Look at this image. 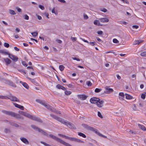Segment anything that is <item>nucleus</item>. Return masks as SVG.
Listing matches in <instances>:
<instances>
[{"label": "nucleus", "instance_id": "f257e3e1", "mask_svg": "<svg viewBox=\"0 0 146 146\" xmlns=\"http://www.w3.org/2000/svg\"><path fill=\"white\" fill-rule=\"evenodd\" d=\"M31 126L32 128L36 131H37L38 132L41 133L42 134L46 136L47 137H49L52 138L53 139L56 141L60 143L65 146H72L69 143L65 142L61 139L57 137L52 134H51L48 135L44 131L38 128L35 125H31Z\"/></svg>", "mask_w": 146, "mask_h": 146}, {"label": "nucleus", "instance_id": "f03ea898", "mask_svg": "<svg viewBox=\"0 0 146 146\" xmlns=\"http://www.w3.org/2000/svg\"><path fill=\"white\" fill-rule=\"evenodd\" d=\"M50 116L53 119L69 127L70 128L74 129H76L75 126L71 123L53 114H50Z\"/></svg>", "mask_w": 146, "mask_h": 146}, {"label": "nucleus", "instance_id": "7ed1b4c3", "mask_svg": "<svg viewBox=\"0 0 146 146\" xmlns=\"http://www.w3.org/2000/svg\"><path fill=\"white\" fill-rule=\"evenodd\" d=\"M19 113L21 115L37 121L40 123H42V122L40 118L36 117L35 115H32L25 112L21 111L19 112Z\"/></svg>", "mask_w": 146, "mask_h": 146}, {"label": "nucleus", "instance_id": "20e7f679", "mask_svg": "<svg viewBox=\"0 0 146 146\" xmlns=\"http://www.w3.org/2000/svg\"><path fill=\"white\" fill-rule=\"evenodd\" d=\"M82 126L85 129H86L88 130H89L92 131L94 132L96 134H98L100 136H101L102 137H103L104 138H106L107 137L102 135L99 132H98V130L92 127L91 126H90L88 125H87L86 124H82Z\"/></svg>", "mask_w": 146, "mask_h": 146}, {"label": "nucleus", "instance_id": "39448f33", "mask_svg": "<svg viewBox=\"0 0 146 146\" xmlns=\"http://www.w3.org/2000/svg\"><path fill=\"white\" fill-rule=\"evenodd\" d=\"M2 112L7 115H8L18 119L21 118V116L19 114L16 113L12 111L3 110L2 111Z\"/></svg>", "mask_w": 146, "mask_h": 146}, {"label": "nucleus", "instance_id": "423d86ee", "mask_svg": "<svg viewBox=\"0 0 146 146\" xmlns=\"http://www.w3.org/2000/svg\"><path fill=\"white\" fill-rule=\"evenodd\" d=\"M4 80V82L6 84L13 88H16L17 87L16 85L13 82L11 81L5 79Z\"/></svg>", "mask_w": 146, "mask_h": 146}, {"label": "nucleus", "instance_id": "0eeeda50", "mask_svg": "<svg viewBox=\"0 0 146 146\" xmlns=\"http://www.w3.org/2000/svg\"><path fill=\"white\" fill-rule=\"evenodd\" d=\"M8 96L10 97V98H9V100H10L12 101L17 102H20L19 100L17 98L13 95L11 93L9 94Z\"/></svg>", "mask_w": 146, "mask_h": 146}, {"label": "nucleus", "instance_id": "6e6552de", "mask_svg": "<svg viewBox=\"0 0 146 146\" xmlns=\"http://www.w3.org/2000/svg\"><path fill=\"white\" fill-rule=\"evenodd\" d=\"M100 100V99L96 97H94L91 98L90 100V102L93 104H97L98 103V101Z\"/></svg>", "mask_w": 146, "mask_h": 146}, {"label": "nucleus", "instance_id": "1a4fd4ad", "mask_svg": "<svg viewBox=\"0 0 146 146\" xmlns=\"http://www.w3.org/2000/svg\"><path fill=\"white\" fill-rule=\"evenodd\" d=\"M78 97L82 100H86L88 96L84 94H79L77 95Z\"/></svg>", "mask_w": 146, "mask_h": 146}, {"label": "nucleus", "instance_id": "9d476101", "mask_svg": "<svg viewBox=\"0 0 146 146\" xmlns=\"http://www.w3.org/2000/svg\"><path fill=\"white\" fill-rule=\"evenodd\" d=\"M106 91L104 92V93L108 94H109L111 92H113V90L112 88H109L108 87L105 88Z\"/></svg>", "mask_w": 146, "mask_h": 146}, {"label": "nucleus", "instance_id": "9b49d317", "mask_svg": "<svg viewBox=\"0 0 146 146\" xmlns=\"http://www.w3.org/2000/svg\"><path fill=\"white\" fill-rule=\"evenodd\" d=\"M9 57L15 62H17L18 59V58L16 56H15L12 54H10L9 56Z\"/></svg>", "mask_w": 146, "mask_h": 146}, {"label": "nucleus", "instance_id": "f8f14e48", "mask_svg": "<svg viewBox=\"0 0 146 146\" xmlns=\"http://www.w3.org/2000/svg\"><path fill=\"white\" fill-rule=\"evenodd\" d=\"M72 141L81 143H84V142L82 140L74 137H73Z\"/></svg>", "mask_w": 146, "mask_h": 146}, {"label": "nucleus", "instance_id": "ddd939ff", "mask_svg": "<svg viewBox=\"0 0 146 146\" xmlns=\"http://www.w3.org/2000/svg\"><path fill=\"white\" fill-rule=\"evenodd\" d=\"M104 102L103 100H100H100L98 102V103H97L96 105L97 106L99 107H101L103 106V104L104 103Z\"/></svg>", "mask_w": 146, "mask_h": 146}, {"label": "nucleus", "instance_id": "4468645a", "mask_svg": "<svg viewBox=\"0 0 146 146\" xmlns=\"http://www.w3.org/2000/svg\"><path fill=\"white\" fill-rule=\"evenodd\" d=\"M20 139L23 143L26 144H29V141L26 138L23 137H21Z\"/></svg>", "mask_w": 146, "mask_h": 146}, {"label": "nucleus", "instance_id": "2eb2a0df", "mask_svg": "<svg viewBox=\"0 0 146 146\" xmlns=\"http://www.w3.org/2000/svg\"><path fill=\"white\" fill-rule=\"evenodd\" d=\"M99 20L102 23H107L109 21V19L106 18H103L99 19Z\"/></svg>", "mask_w": 146, "mask_h": 146}, {"label": "nucleus", "instance_id": "dca6fc26", "mask_svg": "<svg viewBox=\"0 0 146 146\" xmlns=\"http://www.w3.org/2000/svg\"><path fill=\"white\" fill-rule=\"evenodd\" d=\"M26 89H28L29 88V86L28 84L26 82H23L21 81H20L19 82Z\"/></svg>", "mask_w": 146, "mask_h": 146}, {"label": "nucleus", "instance_id": "f3484780", "mask_svg": "<svg viewBox=\"0 0 146 146\" xmlns=\"http://www.w3.org/2000/svg\"><path fill=\"white\" fill-rule=\"evenodd\" d=\"M3 60L5 62L7 65L9 64L11 62V61L8 58H3Z\"/></svg>", "mask_w": 146, "mask_h": 146}, {"label": "nucleus", "instance_id": "a211bd4d", "mask_svg": "<svg viewBox=\"0 0 146 146\" xmlns=\"http://www.w3.org/2000/svg\"><path fill=\"white\" fill-rule=\"evenodd\" d=\"M143 41L144 40H135L133 42V44H139L140 43H142L143 42Z\"/></svg>", "mask_w": 146, "mask_h": 146}, {"label": "nucleus", "instance_id": "6ab92c4d", "mask_svg": "<svg viewBox=\"0 0 146 146\" xmlns=\"http://www.w3.org/2000/svg\"><path fill=\"white\" fill-rule=\"evenodd\" d=\"M0 53L8 55L9 56L10 54L9 53L5 50H0Z\"/></svg>", "mask_w": 146, "mask_h": 146}, {"label": "nucleus", "instance_id": "aec40b11", "mask_svg": "<svg viewBox=\"0 0 146 146\" xmlns=\"http://www.w3.org/2000/svg\"><path fill=\"white\" fill-rule=\"evenodd\" d=\"M138 125L139 127L143 131H145L146 130V128L143 125L138 124Z\"/></svg>", "mask_w": 146, "mask_h": 146}, {"label": "nucleus", "instance_id": "412c9836", "mask_svg": "<svg viewBox=\"0 0 146 146\" xmlns=\"http://www.w3.org/2000/svg\"><path fill=\"white\" fill-rule=\"evenodd\" d=\"M26 78L30 80V81L33 83L35 84H38V83L36 82V81L34 79H31V78H30L28 77V76H27Z\"/></svg>", "mask_w": 146, "mask_h": 146}, {"label": "nucleus", "instance_id": "4be33fe9", "mask_svg": "<svg viewBox=\"0 0 146 146\" xmlns=\"http://www.w3.org/2000/svg\"><path fill=\"white\" fill-rule=\"evenodd\" d=\"M78 135L79 136L82 137L84 138H86V136L85 134L81 132H78Z\"/></svg>", "mask_w": 146, "mask_h": 146}, {"label": "nucleus", "instance_id": "5701e85b", "mask_svg": "<svg viewBox=\"0 0 146 146\" xmlns=\"http://www.w3.org/2000/svg\"><path fill=\"white\" fill-rule=\"evenodd\" d=\"M125 96L126 97V98L127 99L130 100V99H132L133 98V97L132 96H131L129 94H125Z\"/></svg>", "mask_w": 146, "mask_h": 146}, {"label": "nucleus", "instance_id": "b1692460", "mask_svg": "<svg viewBox=\"0 0 146 146\" xmlns=\"http://www.w3.org/2000/svg\"><path fill=\"white\" fill-rule=\"evenodd\" d=\"M9 124L13 126H14L15 127H19V125L17 123H14L9 122Z\"/></svg>", "mask_w": 146, "mask_h": 146}, {"label": "nucleus", "instance_id": "393cba45", "mask_svg": "<svg viewBox=\"0 0 146 146\" xmlns=\"http://www.w3.org/2000/svg\"><path fill=\"white\" fill-rule=\"evenodd\" d=\"M94 24L98 26L100 25V22L99 20H96L94 21Z\"/></svg>", "mask_w": 146, "mask_h": 146}, {"label": "nucleus", "instance_id": "a878e982", "mask_svg": "<svg viewBox=\"0 0 146 146\" xmlns=\"http://www.w3.org/2000/svg\"><path fill=\"white\" fill-rule=\"evenodd\" d=\"M64 93L65 95L67 96L70 95L72 93L70 91L66 90L65 91Z\"/></svg>", "mask_w": 146, "mask_h": 146}, {"label": "nucleus", "instance_id": "bb28decb", "mask_svg": "<svg viewBox=\"0 0 146 146\" xmlns=\"http://www.w3.org/2000/svg\"><path fill=\"white\" fill-rule=\"evenodd\" d=\"M9 13L11 15H15L16 14V13H15V11L12 10H9Z\"/></svg>", "mask_w": 146, "mask_h": 146}, {"label": "nucleus", "instance_id": "cd10ccee", "mask_svg": "<svg viewBox=\"0 0 146 146\" xmlns=\"http://www.w3.org/2000/svg\"><path fill=\"white\" fill-rule=\"evenodd\" d=\"M140 55L143 57H146V51H144L141 53Z\"/></svg>", "mask_w": 146, "mask_h": 146}, {"label": "nucleus", "instance_id": "c85d7f7f", "mask_svg": "<svg viewBox=\"0 0 146 146\" xmlns=\"http://www.w3.org/2000/svg\"><path fill=\"white\" fill-rule=\"evenodd\" d=\"M102 89H99L98 88H96L95 90V92L96 93H98L101 91Z\"/></svg>", "mask_w": 146, "mask_h": 146}, {"label": "nucleus", "instance_id": "c756f323", "mask_svg": "<svg viewBox=\"0 0 146 146\" xmlns=\"http://www.w3.org/2000/svg\"><path fill=\"white\" fill-rule=\"evenodd\" d=\"M64 66L63 65H60L59 66V68L60 70L62 71L64 70Z\"/></svg>", "mask_w": 146, "mask_h": 146}, {"label": "nucleus", "instance_id": "7c9ffc66", "mask_svg": "<svg viewBox=\"0 0 146 146\" xmlns=\"http://www.w3.org/2000/svg\"><path fill=\"white\" fill-rule=\"evenodd\" d=\"M64 138H65L66 139H69V140H70V141H72V138H73L72 137H69L68 136H66L65 135H64Z\"/></svg>", "mask_w": 146, "mask_h": 146}, {"label": "nucleus", "instance_id": "2f4dec72", "mask_svg": "<svg viewBox=\"0 0 146 146\" xmlns=\"http://www.w3.org/2000/svg\"><path fill=\"white\" fill-rule=\"evenodd\" d=\"M31 34L32 36H36L38 35V33L37 32H34L32 33Z\"/></svg>", "mask_w": 146, "mask_h": 146}, {"label": "nucleus", "instance_id": "473e14b6", "mask_svg": "<svg viewBox=\"0 0 146 146\" xmlns=\"http://www.w3.org/2000/svg\"><path fill=\"white\" fill-rule=\"evenodd\" d=\"M22 64L25 67H27L28 66V64H27V63L25 61H22Z\"/></svg>", "mask_w": 146, "mask_h": 146}, {"label": "nucleus", "instance_id": "72a5a7b5", "mask_svg": "<svg viewBox=\"0 0 146 146\" xmlns=\"http://www.w3.org/2000/svg\"><path fill=\"white\" fill-rule=\"evenodd\" d=\"M43 106H44L46 108L49 109V108H50V106L48 104L45 103L44 104Z\"/></svg>", "mask_w": 146, "mask_h": 146}, {"label": "nucleus", "instance_id": "f704fd0d", "mask_svg": "<svg viewBox=\"0 0 146 146\" xmlns=\"http://www.w3.org/2000/svg\"><path fill=\"white\" fill-rule=\"evenodd\" d=\"M4 132L6 133H9L10 132V130L9 129L6 128L4 130Z\"/></svg>", "mask_w": 146, "mask_h": 146}, {"label": "nucleus", "instance_id": "c9c22d12", "mask_svg": "<svg viewBox=\"0 0 146 146\" xmlns=\"http://www.w3.org/2000/svg\"><path fill=\"white\" fill-rule=\"evenodd\" d=\"M113 42L115 43H118L119 41L116 38H114L113 40Z\"/></svg>", "mask_w": 146, "mask_h": 146}, {"label": "nucleus", "instance_id": "e433bc0d", "mask_svg": "<svg viewBox=\"0 0 146 146\" xmlns=\"http://www.w3.org/2000/svg\"><path fill=\"white\" fill-rule=\"evenodd\" d=\"M86 84L87 85L89 86H92V84L90 81H88L86 82Z\"/></svg>", "mask_w": 146, "mask_h": 146}, {"label": "nucleus", "instance_id": "4c0bfd02", "mask_svg": "<svg viewBox=\"0 0 146 146\" xmlns=\"http://www.w3.org/2000/svg\"><path fill=\"white\" fill-rule=\"evenodd\" d=\"M40 143H41L44 144L45 146H50V145H49L47 144V143H46L44 142L43 141H41L40 142Z\"/></svg>", "mask_w": 146, "mask_h": 146}, {"label": "nucleus", "instance_id": "58836bf2", "mask_svg": "<svg viewBox=\"0 0 146 146\" xmlns=\"http://www.w3.org/2000/svg\"><path fill=\"white\" fill-rule=\"evenodd\" d=\"M24 19L27 20H28L29 19V17L27 15H24Z\"/></svg>", "mask_w": 146, "mask_h": 146}, {"label": "nucleus", "instance_id": "ea45409f", "mask_svg": "<svg viewBox=\"0 0 146 146\" xmlns=\"http://www.w3.org/2000/svg\"><path fill=\"white\" fill-rule=\"evenodd\" d=\"M4 46L6 48H8L9 46V44L5 42L4 44Z\"/></svg>", "mask_w": 146, "mask_h": 146}, {"label": "nucleus", "instance_id": "a19ab883", "mask_svg": "<svg viewBox=\"0 0 146 146\" xmlns=\"http://www.w3.org/2000/svg\"><path fill=\"white\" fill-rule=\"evenodd\" d=\"M146 97V94H142L141 96V98L143 99H145Z\"/></svg>", "mask_w": 146, "mask_h": 146}, {"label": "nucleus", "instance_id": "79ce46f5", "mask_svg": "<svg viewBox=\"0 0 146 146\" xmlns=\"http://www.w3.org/2000/svg\"><path fill=\"white\" fill-rule=\"evenodd\" d=\"M98 115L99 117L101 118H103V117L101 113L99 111H98Z\"/></svg>", "mask_w": 146, "mask_h": 146}, {"label": "nucleus", "instance_id": "37998d69", "mask_svg": "<svg viewBox=\"0 0 146 146\" xmlns=\"http://www.w3.org/2000/svg\"><path fill=\"white\" fill-rule=\"evenodd\" d=\"M119 95L123 98L125 97L124 94L123 92H120L119 94Z\"/></svg>", "mask_w": 146, "mask_h": 146}, {"label": "nucleus", "instance_id": "c03bdc74", "mask_svg": "<svg viewBox=\"0 0 146 146\" xmlns=\"http://www.w3.org/2000/svg\"><path fill=\"white\" fill-rule=\"evenodd\" d=\"M39 7L40 9H41L42 10H44V9H45L43 5H39Z\"/></svg>", "mask_w": 146, "mask_h": 146}, {"label": "nucleus", "instance_id": "a18cd8bd", "mask_svg": "<svg viewBox=\"0 0 146 146\" xmlns=\"http://www.w3.org/2000/svg\"><path fill=\"white\" fill-rule=\"evenodd\" d=\"M100 10L101 11L104 13L106 12L107 11V9L105 8L101 9Z\"/></svg>", "mask_w": 146, "mask_h": 146}, {"label": "nucleus", "instance_id": "49530a36", "mask_svg": "<svg viewBox=\"0 0 146 146\" xmlns=\"http://www.w3.org/2000/svg\"><path fill=\"white\" fill-rule=\"evenodd\" d=\"M88 43L92 46H94L96 44V43L95 42H89Z\"/></svg>", "mask_w": 146, "mask_h": 146}, {"label": "nucleus", "instance_id": "de8ad7c7", "mask_svg": "<svg viewBox=\"0 0 146 146\" xmlns=\"http://www.w3.org/2000/svg\"><path fill=\"white\" fill-rule=\"evenodd\" d=\"M18 108L20 109H21V110H24V108L23 106L21 105H19V107H18Z\"/></svg>", "mask_w": 146, "mask_h": 146}, {"label": "nucleus", "instance_id": "09e8293b", "mask_svg": "<svg viewBox=\"0 0 146 146\" xmlns=\"http://www.w3.org/2000/svg\"><path fill=\"white\" fill-rule=\"evenodd\" d=\"M139 27V26L137 25H134L132 26V28L133 29H137Z\"/></svg>", "mask_w": 146, "mask_h": 146}, {"label": "nucleus", "instance_id": "8fccbe9b", "mask_svg": "<svg viewBox=\"0 0 146 146\" xmlns=\"http://www.w3.org/2000/svg\"><path fill=\"white\" fill-rule=\"evenodd\" d=\"M62 85H61L60 84H58L56 86V87L58 88V89H61V87H62Z\"/></svg>", "mask_w": 146, "mask_h": 146}, {"label": "nucleus", "instance_id": "3c124183", "mask_svg": "<svg viewBox=\"0 0 146 146\" xmlns=\"http://www.w3.org/2000/svg\"><path fill=\"white\" fill-rule=\"evenodd\" d=\"M80 39L81 40H82V41H84V42H87L88 43H89V42L87 40H85L84 39H83L82 38H81V37L80 38Z\"/></svg>", "mask_w": 146, "mask_h": 146}, {"label": "nucleus", "instance_id": "603ef678", "mask_svg": "<svg viewBox=\"0 0 146 146\" xmlns=\"http://www.w3.org/2000/svg\"><path fill=\"white\" fill-rule=\"evenodd\" d=\"M72 59L74 60H76L78 61H80V59L76 57H73Z\"/></svg>", "mask_w": 146, "mask_h": 146}, {"label": "nucleus", "instance_id": "864d4df0", "mask_svg": "<svg viewBox=\"0 0 146 146\" xmlns=\"http://www.w3.org/2000/svg\"><path fill=\"white\" fill-rule=\"evenodd\" d=\"M103 32L102 31H98L97 32L98 34L100 35H102L103 34Z\"/></svg>", "mask_w": 146, "mask_h": 146}, {"label": "nucleus", "instance_id": "5fc2aeb1", "mask_svg": "<svg viewBox=\"0 0 146 146\" xmlns=\"http://www.w3.org/2000/svg\"><path fill=\"white\" fill-rule=\"evenodd\" d=\"M84 19H88V17L87 15H84Z\"/></svg>", "mask_w": 146, "mask_h": 146}, {"label": "nucleus", "instance_id": "6e6d98bb", "mask_svg": "<svg viewBox=\"0 0 146 146\" xmlns=\"http://www.w3.org/2000/svg\"><path fill=\"white\" fill-rule=\"evenodd\" d=\"M13 104L17 108H18V107H19V106L20 105L16 103H13Z\"/></svg>", "mask_w": 146, "mask_h": 146}, {"label": "nucleus", "instance_id": "4d7b16f0", "mask_svg": "<svg viewBox=\"0 0 146 146\" xmlns=\"http://www.w3.org/2000/svg\"><path fill=\"white\" fill-rule=\"evenodd\" d=\"M71 40L73 42H74L76 40V37H72Z\"/></svg>", "mask_w": 146, "mask_h": 146}, {"label": "nucleus", "instance_id": "13d9d810", "mask_svg": "<svg viewBox=\"0 0 146 146\" xmlns=\"http://www.w3.org/2000/svg\"><path fill=\"white\" fill-rule=\"evenodd\" d=\"M15 82L17 83H19V82L20 81H19V80L18 79V78L17 77L15 78Z\"/></svg>", "mask_w": 146, "mask_h": 146}, {"label": "nucleus", "instance_id": "bf43d9fd", "mask_svg": "<svg viewBox=\"0 0 146 146\" xmlns=\"http://www.w3.org/2000/svg\"><path fill=\"white\" fill-rule=\"evenodd\" d=\"M54 9H55V8L54 7L53 9L52 10V13H54L55 14H56V12H55V11Z\"/></svg>", "mask_w": 146, "mask_h": 146}, {"label": "nucleus", "instance_id": "052dcab7", "mask_svg": "<svg viewBox=\"0 0 146 146\" xmlns=\"http://www.w3.org/2000/svg\"><path fill=\"white\" fill-rule=\"evenodd\" d=\"M58 1L62 3H66V1L64 0H58Z\"/></svg>", "mask_w": 146, "mask_h": 146}, {"label": "nucleus", "instance_id": "680f3d73", "mask_svg": "<svg viewBox=\"0 0 146 146\" xmlns=\"http://www.w3.org/2000/svg\"><path fill=\"white\" fill-rule=\"evenodd\" d=\"M67 86L69 87V88H72V85L71 84H68L67 85Z\"/></svg>", "mask_w": 146, "mask_h": 146}, {"label": "nucleus", "instance_id": "e2e57ef3", "mask_svg": "<svg viewBox=\"0 0 146 146\" xmlns=\"http://www.w3.org/2000/svg\"><path fill=\"white\" fill-rule=\"evenodd\" d=\"M45 103V102L44 101L41 100V101L40 102V103L39 104L43 106L44 105V104Z\"/></svg>", "mask_w": 146, "mask_h": 146}, {"label": "nucleus", "instance_id": "0e129e2a", "mask_svg": "<svg viewBox=\"0 0 146 146\" xmlns=\"http://www.w3.org/2000/svg\"><path fill=\"white\" fill-rule=\"evenodd\" d=\"M75 102L76 103H77L78 104H80V102L79 100H75Z\"/></svg>", "mask_w": 146, "mask_h": 146}, {"label": "nucleus", "instance_id": "69168bd1", "mask_svg": "<svg viewBox=\"0 0 146 146\" xmlns=\"http://www.w3.org/2000/svg\"><path fill=\"white\" fill-rule=\"evenodd\" d=\"M61 89L64 91H65V90H66V89L64 86H62Z\"/></svg>", "mask_w": 146, "mask_h": 146}, {"label": "nucleus", "instance_id": "338daca9", "mask_svg": "<svg viewBox=\"0 0 146 146\" xmlns=\"http://www.w3.org/2000/svg\"><path fill=\"white\" fill-rule=\"evenodd\" d=\"M56 41L58 43L60 44L62 42V41L60 40H57Z\"/></svg>", "mask_w": 146, "mask_h": 146}, {"label": "nucleus", "instance_id": "774afa93", "mask_svg": "<svg viewBox=\"0 0 146 146\" xmlns=\"http://www.w3.org/2000/svg\"><path fill=\"white\" fill-rule=\"evenodd\" d=\"M14 49L15 50L17 51H19V49L16 47H14Z\"/></svg>", "mask_w": 146, "mask_h": 146}]
</instances>
